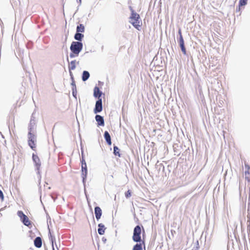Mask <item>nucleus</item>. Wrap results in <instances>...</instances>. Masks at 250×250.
<instances>
[{
    "label": "nucleus",
    "mask_w": 250,
    "mask_h": 250,
    "mask_svg": "<svg viewBox=\"0 0 250 250\" xmlns=\"http://www.w3.org/2000/svg\"><path fill=\"white\" fill-rule=\"evenodd\" d=\"M129 22L135 28L139 30H140V28L142 25V22L140 20V16L133 10L132 11Z\"/></svg>",
    "instance_id": "1"
},
{
    "label": "nucleus",
    "mask_w": 250,
    "mask_h": 250,
    "mask_svg": "<svg viewBox=\"0 0 250 250\" xmlns=\"http://www.w3.org/2000/svg\"><path fill=\"white\" fill-rule=\"evenodd\" d=\"M31 128L28 134V144L33 150L36 151L37 138L35 135L31 133Z\"/></svg>",
    "instance_id": "2"
},
{
    "label": "nucleus",
    "mask_w": 250,
    "mask_h": 250,
    "mask_svg": "<svg viewBox=\"0 0 250 250\" xmlns=\"http://www.w3.org/2000/svg\"><path fill=\"white\" fill-rule=\"evenodd\" d=\"M83 43L79 42H73L70 46L71 51L78 56L79 53L82 50Z\"/></svg>",
    "instance_id": "3"
},
{
    "label": "nucleus",
    "mask_w": 250,
    "mask_h": 250,
    "mask_svg": "<svg viewBox=\"0 0 250 250\" xmlns=\"http://www.w3.org/2000/svg\"><path fill=\"white\" fill-rule=\"evenodd\" d=\"M17 214L20 218L21 221L25 226L28 227L31 226V222L29 220L28 217L26 215H25L22 211H18Z\"/></svg>",
    "instance_id": "4"
},
{
    "label": "nucleus",
    "mask_w": 250,
    "mask_h": 250,
    "mask_svg": "<svg viewBox=\"0 0 250 250\" xmlns=\"http://www.w3.org/2000/svg\"><path fill=\"white\" fill-rule=\"evenodd\" d=\"M141 229L139 226H137L134 229L133 240L135 242H140L141 239Z\"/></svg>",
    "instance_id": "5"
},
{
    "label": "nucleus",
    "mask_w": 250,
    "mask_h": 250,
    "mask_svg": "<svg viewBox=\"0 0 250 250\" xmlns=\"http://www.w3.org/2000/svg\"><path fill=\"white\" fill-rule=\"evenodd\" d=\"M102 99H99L96 103L95 107L94 110V113L100 112L102 110Z\"/></svg>",
    "instance_id": "6"
},
{
    "label": "nucleus",
    "mask_w": 250,
    "mask_h": 250,
    "mask_svg": "<svg viewBox=\"0 0 250 250\" xmlns=\"http://www.w3.org/2000/svg\"><path fill=\"white\" fill-rule=\"evenodd\" d=\"M32 159L34 162L35 163L36 167L37 169H39L41 166V162L38 156L36 154H33Z\"/></svg>",
    "instance_id": "7"
},
{
    "label": "nucleus",
    "mask_w": 250,
    "mask_h": 250,
    "mask_svg": "<svg viewBox=\"0 0 250 250\" xmlns=\"http://www.w3.org/2000/svg\"><path fill=\"white\" fill-rule=\"evenodd\" d=\"M96 218L99 220L101 218L102 214V211L99 207H96L94 209Z\"/></svg>",
    "instance_id": "8"
},
{
    "label": "nucleus",
    "mask_w": 250,
    "mask_h": 250,
    "mask_svg": "<svg viewBox=\"0 0 250 250\" xmlns=\"http://www.w3.org/2000/svg\"><path fill=\"white\" fill-rule=\"evenodd\" d=\"M95 119L98 123V125H104V120L102 116L99 115H97L95 117Z\"/></svg>",
    "instance_id": "9"
},
{
    "label": "nucleus",
    "mask_w": 250,
    "mask_h": 250,
    "mask_svg": "<svg viewBox=\"0 0 250 250\" xmlns=\"http://www.w3.org/2000/svg\"><path fill=\"white\" fill-rule=\"evenodd\" d=\"M34 245L37 248H40L42 246V241L40 237H37L34 240Z\"/></svg>",
    "instance_id": "10"
},
{
    "label": "nucleus",
    "mask_w": 250,
    "mask_h": 250,
    "mask_svg": "<svg viewBox=\"0 0 250 250\" xmlns=\"http://www.w3.org/2000/svg\"><path fill=\"white\" fill-rule=\"evenodd\" d=\"M102 93L100 91L99 87L96 86L94 89V96L96 98H98V99H101L100 97Z\"/></svg>",
    "instance_id": "11"
},
{
    "label": "nucleus",
    "mask_w": 250,
    "mask_h": 250,
    "mask_svg": "<svg viewBox=\"0 0 250 250\" xmlns=\"http://www.w3.org/2000/svg\"><path fill=\"white\" fill-rule=\"evenodd\" d=\"M98 227L99 229H98V231L99 234L100 235L104 234V231L105 229L104 225L101 223L98 225Z\"/></svg>",
    "instance_id": "12"
},
{
    "label": "nucleus",
    "mask_w": 250,
    "mask_h": 250,
    "mask_svg": "<svg viewBox=\"0 0 250 250\" xmlns=\"http://www.w3.org/2000/svg\"><path fill=\"white\" fill-rule=\"evenodd\" d=\"M104 138L109 145H111V138L109 133L107 131H105L104 133Z\"/></svg>",
    "instance_id": "13"
},
{
    "label": "nucleus",
    "mask_w": 250,
    "mask_h": 250,
    "mask_svg": "<svg viewBox=\"0 0 250 250\" xmlns=\"http://www.w3.org/2000/svg\"><path fill=\"white\" fill-rule=\"evenodd\" d=\"M85 28L83 24H80L77 27V32L83 33L84 32Z\"/></svg>",
    "instance_id": "14"
},
{
    "label": "nucleus",
    "mask_w": 250,
    "mask_h": 250,
    "mask_svg": "<svg viewBox=\"0 0 250 250\" xmlns=\"http://www.w3.org/2000/svg\"><path fill=\"white\" fill-rule=\"evenodd\" d=\"M83 37H84V35L83 34H82V33L77 32L74 36V38L76 40L81 41L82 40V39L83 38Z\"/></svg>",
    "instance_id": "15"
},
{
    "label": "nucleus",
    "mask_w": 250,
    "mask_h": 250,
    "mask_svg": "<svg viewBox=\"0 0 250 250\" xmlns=\"http://www.w3.org/2000/svg\"><path fill=\"white\" fill-rule=\"evenodd\" d=\"M89 73L88 71H84L83 73L82 80L83 81H85L89 77Z\"/></svg>",
    "instance_id": "16"
},
{
    "label": "nucleus",
    "mask_w": 250,
    "mask_h": 250,
    "mask_svg": "<svg viewBox=\"0 0 250 250\" xmlns=\"http://www.w3.org/2000/svg\"><path fill=\"white\" fill-rule=\"evenodd\" d=\"M68 68L70 71L74 70L76 68V61H72L70 62Z\"/></svg>",
    "instance_id": "17"
},
{
    "label": "nucleus",
    "mask_w": 250,
    "mask_h": 250,
    "mask_svg": "<svg viewBox=\"0 0 250 250\" xmlns=\"http://www.w3.org/2000/svg\"><path fill=\"white\" fill-rule=\"evenodd\" d=\"M87 173V167H85L84 168L82 169V177L83 178V181L86 178Z\"/></svg>",
    "instance_id": "18"
},
{
    "label": "nucleus",
    "mask_w": 250,
    "mask_h": 250,
    "mask_svg": "<svg viewBox=\"0 0 250 250\" xmlns=\"http://www.w3.org/2000/svg\"><path fill=\"white\" fill-rule=\"evenodd\" d=\"M113 149H114V154H115V155L120 157L121 155L120 153L119 148L117 146H114Z\"/></svg>",
    "instance_id": "19"
},
{
    "label": "nucleus",
    "mask_w": 250,
    "mask_h": 250,
    "mask_svg": "<svg viewBox=\"0 0 250 250\" xmlns=\"http://www.w3.org/2000/svg\"><path fill=\"white\" fill-rule=\"evenodd\" d=\"M142 246L141 244H136L133 249V250H142Z\"/></svg>",
    "instance_id": "20"
},
{
    "label": "nucleus",
    "mask_w": 250,
    "mask_h": 250,
    "mask_svg": "<svg viewBox=\"0 0 250 250\" xmlns=\"http://www.w3.org/2000/svg\"><path fill=\"white\" fill-rule=\"evenodd\" d=\"M248 0H240L239 1V6H245L247 4Z\"/></svg>",
    "instance_id": "21"
},
{
    "label": "nucleus",
    "mask_w": 250,
    "mask_h": 250,
    "mask_svg": "<svg viewBox=\"0 0 250 250\" xmlns=\"http://www.w3.org/2000/svg\"><path fill=\"white\" fill-rule=\"evenodd\" d=\"M180 46L181 47V50L183 52V53L184 54V55H186L187 54V51H186V47L185 46V44H180Z\"/></svg>",
    "instance_id": "22"
},
{
    "label": "nucleus",
    "mask_w": 250,
    "mask_h": 250,
    "mask_svg": "<svg viewBox=\"0 0 250 250\" xmlns=\"http://www.w3.org/2000/svg\"><path fill=\"white\" fill-rule=\"evenodd\" d=\"M131 195V192L130 190H128L125 193V196L126 198H128L130 197Z\"/></svg>",
    "instance_id": "23"
},
{
    "label": "nucleus",
    "mask_w": 250,
    "mask_h": 250,
    "mask_svg": "<svg viewBox=\"0 0 250 250\" xmlns=\"http://www.w3.org/2000/svg\"><path fill=\"white\" fill-rule=\"evenodd\" d=\"M82 169L86 167V164L85 160L83 159L82 160Z\"/></svg>",
    "instance_id": "24"
},
{
    "label": "nucleus",
    "mask_w": 250,
    "mask_h": 250,
    "mask_svg": "<svg viewBox=\"0 0 250 250\" xmlns=\"http://www.w3.org/2000/svg\"><path fill=\"white\" fill-rule=\"evenodd\" d=\"M179 45L184 44V41L183 37H179Z\"/></svg>",
    "instance_id": "25"
},
{
    "label": "nucleus",
    "mask_w": 250,
    "mask_h": 250,
    "mask_svg": "<svg viewBox=\"0 0 250 250\" xmlns=\"http://www.w3.org/2000/svg\"><path fill=\"white\" fill-rule=\"evenodd\" d=\"M0 198L2 201L3 200L4 196L2 191L0 189Z\"/></svg>",
    "instance_id": "26"
},
{
    "label": "nucleus",
    "mask_w": 250,
    "mask_h": 250,
    "mask_svg": "<svg viewBox=\"0 0 250 250\" xmlns=\"http://www.w3.org/2000/svg\"><path fill=\"white\" fill-rule=\"evenodd\" d=\"M178 33H179V35L180 37H183L182 35L181 30L180 29H179V30H178Z\"/></svg>",
    "instance_id": "27"
},
{
    "label": "nucleus",
    "mask_w": 250,
    "mask_h": 250,
    "mask_svg": "<svg viewBox=\"0 0 250 250\" xmlns=\"http://www.w3.org/2000/svg\"><path fill=\"white\" fill-rule=\"evenodd\" d=\"M70 57L72 58V57H74V55H73V54H70Z\"/></svg>",
    "instance_id": "28"
}]
</instances>
